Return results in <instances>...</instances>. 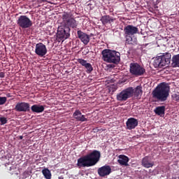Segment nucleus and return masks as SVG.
<instances>
[{"mask_svg": "<svg viewBox=\"0 0 179 179\" xmlns=\"http://www.w3.org/2000/svg\"><path fill=\"white\" fill-rule=\"evenodd\" d=\"M0 122H1V125H5L7 124V118L6 117H0Z\"/></svg>", "mask_w": 179, "mask_h": 179, "instance_id": "27", "label": "nucleus"}, {"mask_svg": "<svg viewBox=\"0 0 179 179\" xmlns=\"http://www.w3.org/2000/svg\"><path fill=\"white\" fill-rule=\"evenodd\" d=\"M145 73V69L141 66L138 63H130V74L138 77L143 76Z\"/></svg>", "mask_w": 179, "mask_h": 179, "instance_id": "8", "label": "nucleus"}, {"mask_svg": "<svg viewBox=\"0 0 179 179\" xmlns=\"http://www.w3.org/2000/svg\"><path fill=\"white\" fill-rule=\"evenodd\" d=\"M123 36L125 37V43L133 45L134 41L131 40V36L138 34V28L133 25H127L123 28Z\"/></svg>", "mask_w": 179, "mask_h": 179, "instance_id": "5", "label": "nucleus"}, {"mask_svg": "<svg viewBox=\"0 0 179 179\" xmlns=\"http://www.w3.org/2000/svg\"><path fill=\"white\" fill-rule=\"evenodd\" d=\"M42 2H46V1H48V0H40Z\"/></svg>", "mask_w": 179, "mask_h": 179, "instance_id": "32", "label": "nucleus"}, {"mask_svg": "<svg viewBox=\"0 0 179 179\" xmlns=\"http://www.w3.org/2000/svg\"><path fill=\"white\" fill-rule=\"evenodd\" d=\"M138 125V121L134 119V117L127 118V121L125 122V127H127V130L134 129Z\"/></svg>", "mask_w": 179, "mask_h": 179, "instance_id": "14", "label": "nucleus"}, {"mask_svg": "<svg viewBox=\"0 0 179 179\" xmlns=\"http://www.w3.org/2000/svg\"><path fill=\"white\" fill-rule=\"evenodd\" d=\"M42 176H45V179H51V171L48 169H42Z\"/></svg>", "mask_w": 179, "mask_h": 179, "instance_id": "24", "label": "nucleus"}, {"mask_svg": "<svg viewBox=\"0 0 179 179\" xmlns=\"http://www.w3.org/2000/svg\"><path fill=\"white\" fill-rule=\"evenodd\" d=\"M99 157H101L99 151L93 150L91 153H88L77 159V166L79 168H88L94 166L99 162Z\"/></svg>", "mask_w": 179, "mask_h": 179, "instance_id": "2", "label": "nucleus"}, {"mask_svg": "<svg viewBox=\"0 0 179 179\" xmlns=\"http://www.w3.org/2000/svg\"><path fill=\"white\" fill-rule=\"evenodd\" d=\"M28 111H31L34 113H42V112H44V106L33 105V106H31V108H28Z\"/></svg>", "mask_w": 179, "mask_h": 179, "instance_id": "20", "label": "nucleus"}, {"mask_svg": "<svg viewBox=\"0 0 179 179\" xmlns=\"http://www.w3.org/2000/svg\"><path fill=\"white\" fill-rule=\"evenodd\" d=\"M33 106H30L28 103L26 102H19L17 103V105H15V111L19 113H26L28 112V109Z\"/></svg>", "mask_w": 179, "mask_h": 179, "instance_id": "11", "label": "nucleus"}, {"mask_svg": "<svg viewBox=\"0 0 179 179\" xmlns=\"http://www.w3.org/2000/svg\"><path fill=\"white\" fill-rule=\"evenodd\" d=\"M77 63H79L81 66H84V68L86 69V73L92 72V65H91L90 63L87 62L85 59H77Z\"/></svg>", "mask_w": 179, "mask_h": 179, "instance_id": "17", "label": "nucleus"}, {"mask_svg": "<svg viewBox=\"0 0 179 179\" xmlns=\"http://www.w3.org/2000/svg\"><path fill=\"white\" fill-rule=\"evenodd\" d=\"M124 92H132V94H134V97H137V99L141 97V94L143 93V91L141 90V86H137V87H134V88H131V87L125 88V90H123V91H120V93H122Z\"/></svg>", "mask_w": 179, "mask_h": 179, "instance_id": "12", "label": "nucleus"}, {"mask_svg": "<svg viewBox=\"0 0 179 179\" xmlns=\"http://www.w3.org/2000/svg\"><path fill=\"white\" fill-rule=\"evenodd\" d=\"M152 95L157 101H166V98H169V85L166 83H159L157 87H155V90H153Z\"/></svg>", "mask_w": 179, "mask_h": 179, "instance_id": "3", "label": "nucleus"}, {"mask_svg": "<svg viewBox=\"0 0 179 179\" xmlns=\"http://www.w3.org/2000/svg\"><path fill=\"white\" fill-rule=\"evenodd\" d=\"M171 100H173V101H179V93L173 92V94H171Z\"/></svg>", "mask_w": 179, "mask_h": 179, "instance_id": "25", "label": "nucleus"}, {"mask_svg": "<svg viewBox=\"0 0 179 179\" xmlns=\"http://www.w3.org/2000/svg\"><path fill=\"white\" fill-rule=\"evenodd\" d=\"M58 179H62V177H58Z\"/></svg>", "mask_w": 179, "mask_h": 179, "instance_id": "33", "label": "nucleus"}, {"mask_svg": "<svg viewBox=\"0 0 179 179\" xmlns=\"http://www.w3.org/2000/svg\"><path fill=\"white\" fill-rule=\"evenodd\" d=\"M72 118H74L77 122H88V118H85V115H81V111L78 110H74V113H72Z\"/></svg>", "mask_w": 179, "mask_h": 179, "instance_id": "16", "label": "nucleus"}, {"mask_svg": "<svg viewBox=\"0 0 179 179\" xmlns=\"http://www.w3.org/2000/svg\"><path fill=\"white\" fill-rule=\"evenodd\" d=\"M152 166H154V162L150 161V157L146 156L141 159V166L143 168L150 169L152 168Z\"/></svg>", "mask_w": 179, "mask_h": 179, "instance_id": "18", "label": "nucleus"}, {"mask_svg": "<svg viewBox=\"0 0 179 179\" xmlns=\"http://www.w3.org/2000/svg\"><path fill=\"white\" fill-rule=\"evenodd\" d=\"M164 106H157L155 108V110H153V112L155 113V115L157 116L162 117L164 116Z\"/></svg>", "mask_w": 179, "mask_h": 179, "instance_id": "23", "label": "nucleus"}, {"mask_svg": "<svg viewBox=\"0 0 179 179\" xmlns=\"http://www.w3.org/2000/svg\"><path fill=\"white\" fill-rule=\"evenodd\" d=\"M114 21H115V19L108 15H103L100 18V22H102L103 25L111 24Z\"/></svg>", "mask_w": 179, "mask_h": 179, "instance_id": "19", "label": "nucleus"}, {"mask_svg": "<svg viewBox=\"0 0 179 179\" xmlns=\"http://www.w3.org/2000/svg\"><path fill=\"white\" fill-rule=\"evenodd\" d=\"M107 67H109V69H113L115 66L113 64H109V65H107Z\"/></svg>", "mask_w": 179, "mask_h": 179, "instance_id": "30", "label": "nucleus"}, {"mask_svg": "<svg viewBox=\"0 0 179 179\" xmlns=\"http://www.w3.org/2000/svg\"><path fill=\"white\" fill-rule=\"evenodd\" d=\"M74 11L63 13L61 18L63 20V24L65 27H58V31L56 33V38L62 41L69 38V29H76V20H74Z\"/></svg>", "mask_w": 179, "mask_h": 179, "instance_id": "1", "label": "nucleus"}, {"mask_svg": "<svg viewBox=\"0 0 179 179\" xmlns=\"http://www.w3.org/2000/svg\"><path fill=\"white\" fill-rule=\"evenodd\" d=\"M109 91H110L111 92H113L114 91H115V85L111 86V87L109 88Z\"/></svg>", "mask_w": 179, "mask_h": 179, "instance_id": "28", "label": "nucleus"}, {"mask_svg": "<svg viewBox=\"0 0 179 179\" xmlns=\"http://www.w3.org/2000/svg\"><path fill=\"white\" fill-rule=\"evenodd\" d=\"M17 26L19 28L26 29L33 27V21H30V18H28L26 15H21L17 18Z\"/></svg>", "mask_w": 179, "mask_h": 179, "instance_id": "7", "label": "nucleus"}, {"mask_svg": "<svg viewBox=\"0 0 179 179\" xmlns=\"http://www.w3.org/2000/svg\"><path fill=\"white\" fill-rule=\"evenodd\" d=\"M7 101V98L5 96H0V106L5 104V102Z\"/></svg>", "mask_w": 179, "mask_h": 179, "instance_id": "26", "label": "nucleus"}, {"mask_svg": "<svg viewBox=\"0 0 179 179\" xmlns=\"http://www.w3.org/2000/svg\"><path fill=\"white\" fill-rule=\"evenodd\" d=\"M23 139V136H19V140Z\"/></svg>", "mask_w": 179, "mask_h": 179, "instance_id": "31", "label": "nucleus"}, {"mask_svg": "<svg viewBox=\"0 0 179 179\" xmlns=\"http://www.w3.org/2000/svg\"><path fill=\"white\" fill-rule=\"evenodd\" d=\"M108 174H111V166L104 165L102 167L98 168V176H100V177H105L108 176Z\"/></svg>", "mask_w": 179, "mask_h": 179, "instance_id": "15", "label": "nucleus"}, {"mask_svg": "<svg viewBox=\"0 0 179 179\" xmlns=\"http://www.w3.org/2000/svg\"><path fill=\"white\" fill-rule=\"evenodd\" d=\"M5 78V73L1 72L0 73V78Z\"/></svg>", "mask_w": 179, "mask_h": 179, "instance_id": "29", "label": "nucleus"}, {"mask_svg": "<svg viewBox=\"0 0 179 179\" xmlns=\"http://www.w3.org/2000/svg\"><path fill=\"white\" fill-rule=\"evenodd\" d=\"M128 162H129V158H127V156L118 155V164H120V166H127Z\"/></svg>", "mask_w": 179, "mask_h": 179, "instance_id": "21", "label": "nucleus"}, {"mask_svg": "<svg viewBox=\"0 0 179 179\" xmlns=\"http://www.w3.org/2000/svg\"><path fill=\"white\" fill-rule=\"evenodd\" d=\"M102 61L109 64L117 65L120 62V53L108 49L102 50Z\"/></svg>", "mask_w": 179, "mask_h": 179, "instance_id": "4", "label": "nucleus"}, {"mask_svg": "<svg viewBox=\"0 0 179 179\" xmlns=\"http://www.w3.org/2000/svg\"><path fill=\"white\" fill-rule=\"evenodd\" d=\"M134 96V94H131V91H125L123 92H118L116 94V101L122 102L127 101V99Z\"/></svg>", "mask_w": 179, "mask_h": 179, "instance_id": "10", "label": "nucleus"}, {"mask_svg": "<svg viewBox=\"0 0 179 179\" xmlns=\"http://www.w3.org/2000/svg\"><path fill=\"white\" fill-rule=\"evenodd\" d=\"M170 63H171V66H173V68L179 67V54L173 55V58L170 59Z\"/></svg>", "mask_w": 179, "mask_h": 179, "instance_id": "22", "label": "nucleus"}, {"mask_svg": "<svg viewBox=\"0 0 179 179\" xmlns=\"http://www.w3.org/2000/svg\"><path fill=\"white\" fill-rule=\"evenodd\" d=\"M77 38H79V41H81V43H84V45H88V43L90 42V36L81 31H77Z\"/></svg>", "mask_w": 179, "mask_h": 179, "instance_id": "13", "label": "nucleus"}, {"mask_svg": "<svg viewBox=\"0 0 179 179\" xmlns=\"http://www.w3.org/2000/svg\"><path fill=\"white\" fill-rule=\"evenodd\" d=\"M35 55L40 57H44L46 55V46L42 43L35 44Z\"/></svg>", "mask_w": 179, "mask_h": 179, "instance_id": "9", "label": "nucleus"}, {"mask_svg": "<svg viewBox=\"0 0 179 179\" xmlns=\"http://www.w3.org/2000/svg\"><path fill=\"white\" fill-rule=\"evenodd\" d=\"M172 59L170 53H164L162 55L157 56L153 60V66L155 68H162L170 64V60Z\"/></svg>", "mask_w": 179, "mask_h": 179, "instance_id": "6", "label": "nucleus"}]
</instances>
